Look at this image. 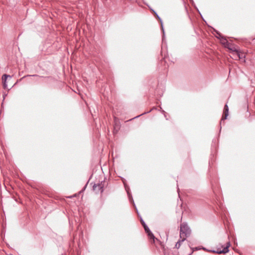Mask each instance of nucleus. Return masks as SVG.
I'll return each mask as SVG.
<instances>
[{
	"mask_svg": "<svg viewBox=\"0 0 255 255\" xmlns=\"http://www.w3.org/2000/svg\"><path fill=\"white\" fill-rule=\"evenodd\" d=\"M191 231L186 223H183L180 225V237L182 239L181 242L186 240V238L190 236Z\"/></svg>",
	"mask_w": 255,
	"mask_h": 255,
	"instance_id": "f257e3e1",
	"label": "nucleus"
},
{
	"mask_svg": "<svg viewBox=\"0 0 255 255\" xmlns=\"http://www.w3.org/2000/svg\"><path fill=\"white\" fill-rule=\"evenodd\" d=\"M140 222L144 229V231L145 233L147 234V236L148 237L151 239H153V242H154L155 240V237L153 233L151 232L149 228L147 226V225L145 224L143 220L142 219V218H140Z\"/></svg>",
	"mask_w": 255,
	"mask_h": 255,
	"instance_id": "f03ea898",
	"label": "nucleus"
},
{
	"mask_svg": "<svg viewBox=\"0 0 255 255\" xmlns=\"http://www.w3.org/2000/svg\"><path fill=\"white\" fill-rule=\"evenodd\" d=\"M105 186V181H102L98 184H94L93 186V189L96 193H103L104 191V187Z\"/></svg>",
	"mask_w": 255,
	"mask_h": 255,
	"instance_id": "7ed1b4c3",
	"label": "nucleus"
},
{
	"mask_svg": "<svg viewBox=\"0 0 255 255\" xmlns=\"http://www.w3.org/2000/svg\"><path fill=\"white\" fill-rule=\"evenodd\" d=\"M231 246L230 242L229 241L226 243V246L224 247L223 250L217 248L216 250L211 251L212 253H217L218 254H226L229 252V248Z\"/></svg>",
	"mask_w": 255,
	"mask_h": 255,
	"instance_id": "20e7f679",
	"label": "nucleus"
},
{
	"mask_svg": "<svg viewBox=\"0 0 255 255\" xmlns=\"http://www.w3.org/2000/svg\"><path fill=\"white\" fill-rule=\"evenodd\" d=\"M153 14H154V15L156 16V17L160 21V24H161V29H162V33H163V35H162V40H163V38L165 37V31H164V27H163V24L162 20L161 18L157 14V13H156V12L155 11H153Z\"/></svg>",
	"mask_w": 255,
	"mask_h": 255,
	"instance_id": "39448f33",
	"label": "nucleus"
},
{
	"mask_svg": "<svg viewBox=\"0 0 255 255\" xmlns=\"http://www.w3.org/2000/svg\"><path fill=\"white\" fill-rule=\"evenodd\" d=\"M125 189H126V191L127 192V194H128V197L129 198V201L133 203V205L135 206V208L136 210H137V208H136V207L135 206V204L134 203L132 195H131V193L130 192L129 187H128V186H126V187H125Z\"/></svg>",
	"mask_w": 255,
	"mask_h": 255,
	"instance_id": "423d86ee",
	"label": "nucleus"
},
{
	"mask_svg": "<svg viewBox=\"0 0 255 255\" xmlns=\"http://www.w3.org/2000/svg\"><path fill=\"white\" fill-rule=\"evenodd\" d=\"M8 77H9L10 78H11V77L7 74H4L2 76V80L3 83V87L4 89H6L7 88V85L6 83V80Z\"/></svg>",
	"mask_w": 255,
	"mask_h": 255,
	"instance_id": "0eeeda50",
	"label": "nucleus"
},
{
	"mask_svg": "<svg viewBox=\"0 0 255 255\" xmlns=\"http://www.w3.org/2000/svg\"><path fill=\"white\" fill-rule=\"evenodd\" d=\"M224 116L222 118V119L221 120V122L222 121H224L227 119V117L229 115V107L227 105V104H226L224 106Z\"/></svg>",
	"mask_w": 255,
	"mask_h": 255,
	"instance_id": "6e6552de",
	"label": "nucleus"
},
{
	"mask_svg": "<svg viewBox=\"0 0 255 255\" xmlns=\"http://www.w3.org/2000/svg\"><path fill=\"white\" fill-rule=\"evenodd\" d=\"M229 50H230L233 52H235L237 53V54L238 55L239 58L240 59H241L243 57H244V56L243 55V54H240L239 51L233 45L231 46V47L230 48V49Z\"/></svg>",
	"mask_w": 255,
	"mask_h": 255,
	"instance_id": "1a4fd4ad",
	"label": "nucleus"
},
{
	"mask_svg": "<svg viewBox=\"0 0 255 255\" xmlns=\"http://www.w3.org/2000/svg\"><path fill=\"white\" fill-rule=\"evenodd\" d=\"M223 45L225 46V47L230 49L232 44L229 42L227 39H225V43H223Z\"/></svg>",
	"mask_w": 255,
	"mask_h": 255,
	"instance_id": "9d476101",
	"label": "nucleus"
},
{
	"mask_svg": "<svg viewBox=\"0 0 255 255\" xmlns=\"http://www.w3.org/2000/svg\"><path fill=\"white\" fill-rule=\"evenodd\" d=\"M215 31L216 32L217 36H216V37L219 39H221V38H223V36L220 33L219 31H217L216 30H215Z\"/></svg>",
	"mask_w": 255,
	"mask_h": 255,
	"instance_id": "9b49d317",
	"label": "nucleus"
},
{
	"mask_svg": "<svg viewBox=\"0 0 255 255\" xmlns=\"http://www.w3.org/2000/svg\"><path fill=\"white\" fill-rule=\"evenodd\" d=\"M183 242H181V240H179L175 245V248L177 249H178L180 247V246H181V243H182Z\"/></svg>",
	"mask_w": 255,
	"mask_h": 255,
	"instance_id": "f8f14e48",
	"label": "nucleus"
},
{
	"mask_svg": "<svg viewBox=\"0 0 255 255\" xmlns=\"http://www.w3.org/2000/svg\"><path fill=\"white\" fill-rule=\"evenodd\" d=\"M121 179H122V181H123V183H124V185L125 187H126V186H128V185L127 184V183H126V179H125L124 178H123V177H121Z\"/></svg>",
	"mask_w": 255,
	"mask_h": 255,
	"instance_id": "ddd939ff",
	"label": "nucleus"
},
{
	"mask_svg": "<svg viewBox=\"0 0 255 255\" xmlns=\"http://www.w3.org/2000/svg\"><path fill=\"white\" fill-rule=\"evenodd\" d=\"M191 249L192 250V252H191V254H192L193 252H194V251L200 250V248H199V247L191 248Z\"/></svg>",
	"mask_w": 255,
	"mask_h": 255,
	"instance_id": "4468645a",
	"label": "nucleus"
},
{
	"mask_svg": "<svg viewBox=\"0 0 255 255\" xmlns=\"http://www.w3.org/2000/svg\"><path fill=\"white\" fill-rule=\"evenodd\" d=\"M120 129V127L118 126V128H116V127H114V133L116 134L118 132L119 129Z\"/></svg>",
	"mask_w": 255,
	"mask_h": 255,
	"instance_id": "2eb2a0df",
	"label": "nucleus"
},
{
	"mask_svg": "<svg viewBox=\"0 0 255 255\" xmlns=\"http://www.w3.org/2000/svg\"><path fill=\"white\" fill-rule=\"evenodd\" d=\"M225 39H227L225 37H223V38H221V39H220L222 45H223V43H225Z\"/></svg>",
	"mask_w": 255,
	"mask_h": 255,
	"instance_id": "dca6fc26",
	"label": "nucleus"
},
{
	"mask_svg": "<svg viewBox=\"0 0 255 255\" xmlns=\"http://www.w3.org/2000/svg\"><path fill=\"white\" fill-rule=\"evenodd\" d=\"M151 111V110H150V111H148V112H144V113H143V114H141V115H138V116H137L135 117L134 118H138V117H140V116H141V115H144V114H146V113H148L150 112Z\"/></svg>",
	"mask_w": 255,
	"mask_h": 255,
	"instance_id": "f3484780",
	"label": "nucleus"
},
{
	"mask_svg": "<svg viewBox=\"0 0 255 255\" xmlns=\"http://www.w3.org/2000/svg\"><path fill=\"white\" fill-rule=\"evenodd\" d=\"M88 182H87L86 183V184L85 185V186L83 187V188L81 190V191L80 192V193H81L82 192H83L85 189L86 188V187H87V184H88Z\"/></svg>",
	"mask_w": 255,
	"mask_h": 255,
	"instance_id": "a211bd4d",
	"label": "nucleus"
},
{
	"mask_svg": "<svg viewBox=\"0 0 255 255\" xmlns=\"http://www.w3.org/2000/svg\"><path fill=\"white\" fill-rule=\"evenodd\" d=\"M200 249H202L203 250H205V251H207L208 252H212L211 251L212 250H207L204 247H202L201 248H200Z\"/></svg>",
	"mask_w": 255,
	"mask_h": 255,
	"instance_id": "6ab92c4d",
	"label": "nucleus"
},
{
	"mask_svg": "<svg viewBox=\"0 0 255 255\" xmlns=\"http://www.w3.org/2000/svg\"><path fill=\"white\" fill-rule=\"evenodd\" d=\"M118 126L120 127V125H119V124H118V123H115V125L114 127H116V128H117H117H118Z\"/></svg>",
	"mask_w": 255,
	"mask_h": 255,
	"instance_id": "aec40b11",
	"label": "nucleus"
},
{
	"mask_svg": "<svg viewBox=\"0 0 255 255\" xmlns=\"http://www.w3.org/2000/svg\"><path fill=\"white\" fill-rule=\"evenodd\" d=\"M162 113L164 114V117H166L165 112L164 111H163V110H162Z\"/></svg>",
	"mask_w": 255,
	"mask_h": 255,
	"instance_id": "412c9836",
	"label": "nucleus"
},
{
	"mask_svg": "<svg viewBox=\"0 0 255 255\" xmlns=\"http://www.w3.org/2000/svg\"><path fill=\"white\" fill-rule=\"evenodd\" d=\"M150 10H151V11H152V12L153 13V11H154V10L152 8H150Z\"/></svg>",
	"mask_w": 255,
	"mask_h": 255,
	"instance_id": "4be33fe9",
	"label": "nucleus"
},
{
	"mask_svg": "<svg viewBox=\"0 0 255 255\" xmlns=\"http://www.w3.org/2000/svg\"><path fill=\"white\" fill-rule=\"evenodd\" d=\"M32 76H37L38 75H32Z\"/></svg>",
	"mask_w": 255,
	"mask_h": 255,
	"instance_id": "5701e85b",
	"label": "nucleus"
},
{
	"mask_svg": "<svg viewBox=\"0 0 255 255\" xmlns=\"http://www.w3.org/2000/svg\"><path fill=\"white\" fill-rule=\"evenodd\" d=\"M9 255H12V254H10Z\"/></svg>",
	"mask_w": 255,
	"mask_h": 255,
	"instance_id": "b1692460",
	"label": "nucleus"
}]
</instances>
